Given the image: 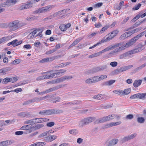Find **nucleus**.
<instances>
[{"instance_id":"2","label":"nucleus","mask_w":146,"mask_h":146,"mask_svg":"<svg viewBox=\"0 0 146 146\" xmlns=\"http://www.w3.org/2000/svg\"><path fill=\"white\" fill-rule=\"evenodd\" d=\"M24 25L20 23L18 20H14L10 22L8 24V27L10 32L15 31L19 28L23 26Z\"/></svg>"},{"instance_id":"3","label":"nucleus","mask_w":146,"mask_h":146,"mask_svg":"<svg viewBox=\"0 0 146 146\" xmlns=\"http://www.w3.org/2000/svg\"><path fill=\"white\" fill-rule=\"evenodd\" d=\"M52 8V5H48L38 9L33 12L34 14L38 13H45L51 10Z\"/></svg>"},{"instance_id":"52","label":"nucleus","mask_w":146,"mask_h":146,"mask_svg":"<svg viewBox=\"0 0 146 146\" xmlns=\"http://www.w3.org/2000/svg\"><path fill=\"white\" fill-rule=\"evenodd\" d=\"M118 63L117 62H112L110 63V65L112 67H115L117 65Z\"/></svg>"},{"instance_id":"14","label":"nucleus","mask_w":146,"mask_h":146,"mask_svg":"<svg viewBox=\"0 0 146 146\" xmlns=\"http://www.w3.org/2000/svg\"><path fill=\"white\" fill-rule=\"evenodd\" d=\"M33 6V3L31 2H27V3L24 5H22L20 7V9L21 10L29 9Z\"/></svg>"},{"instance_id":"31","label":"nucleus","mask_w":146,"mask_h":146,"mask_svg":"<svg viewBox=\"0 0 146 146\" xmlns=\"http://www.w3.org/2000/svg\"><path fill=\"white\" fill-rule=\"evenodd\" d=\"M38 18V17L35 16H31L26 18V19L28 21H32Z\"/></svg>"},{"instance_id":"6","label":"nucleus","mask_w":146,"mask_h":146,"mask_svg":"<svg viewBox=\"0 0 146 146\" xmlns=\"http://www.w3.org/2000/svg\"><path fill=\"white\" fill-rule=\"evenodd\" d=\"M121 43H120L116 44L113 46H109L102 50L100 52V53L102 54V53L106 52L110 50H112L116 48L119 47L121 46Z\"/></svg>"},{"instance_id":"40","label":"nucleus","mask_w":146,"mask_h":146,"mask_svg":"<svg viewBox=\"0 0 146 146\" xmlns=\"http://www.w3.org/2000/svg\"><path fill=\"white\" fill-rule=\"evenodd\" d=\"M146 96V94L145 93H138V98L143 99Z\"/></svg>"},{"instance_id":"18","label":"nucleus","mask_w":146,"mask_h":146,"mask_svg":"<svg viewBox=\"0 0 146 146\" xmlns=\"http://www.w3.org/2000/svg\"><path fill=\"white\" fill-rule=\"evenodd\" d=\"M113 36L112 37L110 35H109V34H108L107 36H106V37H104V39L100 41V42H101V44L102 43L106 42L107 41L111 40L113 39Z\"/></svg>"},{"instance_id":"30","label":"nucleus","mask_w":146,"mask_h":146,"mask_svg":"<svg viewBox=\"0 0 146 146\" xmlns=\"http://www.w3.org/2000/svg\"><path fill=\"white\" fill-rule=\"evenodd\" d=\"M10 36L3 37L0 39V44L5 42L8 41L10 39Z\"/></svg>"},{"instance_id":"39","label":"nucleus","mask_w":146,"mask_h":146,"mask_svg":"<svg viewBox=\"0 0 146 146\" xmlns=\"http://www.w3.org/2000/svg\"><path fill=\"white\" fill-rule=\"evenodd\" d=\"M26 124H30V125H33L35 123V119H32L25 121Z\"/></svg>"},{"instance_id":"57","label":"nucleus","mask_w":146,"mask_h":146,"mask_svg":"<svg viewBox=\"0 0 146 146\" xmlns=\"http://www.w3.org/2000/svg\"><path fill=\"white\" fill-rule=\"evenodd\" d=\"M103 3H97L96 4H95L94 5V8H98L101 7Z\"/></svg>"},{"instance_id":"63","label":"nucleus","mask_w":146,"mask_h":146,"mask_svg":"<svg viewBox=\"0 0 146 146\" xmlns=\"http://www.w3.org/2000/svg\"><path fill=\"white\" fill-rule=\"evenodd\" d=\"M133 118V115L132 114H129L126 116V118L127 119H131Z\"/></svg>"},{"instance_id":"54","label":"nucleus","mask_w":146,"mask_h":146,"mask_svg":"<svg viewBox=\"0 0 146 146\" xmlns=\"http://www.w3.org/2000/svg\"><path fill=\"white\" fill-rule=\"evenodd\" d=\"M10 82H11L12 83L14 82L17 81V78L15 77H13L11 78H9Z\"/></svg>"},{"instance_id":"20","label":"nucleus","mask_w":146,"mask_h":146,"mask_svg":"<svg viewBox=\"0 0 146 146\" xmlns=\"http://www.w3.org/2000/svg\"><path fill=\"white\" fill-rule=\"evenodd\" d=\"M95 77H93L89 78L85 81V82L87 84H92L96 82Z\"/></svg>"},{"instance_id":"21","label":"nucleus","mask_w":146,"mask_h":146,"mask_svg":"<svg viewBox=\"0 0 146 146\" xmlns=\"http://www.w3.org/2000/svg\"><path fill=\"white\" fill-rule=\"evenodd\" d=\"M35 123H36L47 121L49 120V119L47 118H36L35 119Z\"/></svg>"},{"instance_id":"44","label":"nucleus","mask_w":146,"mask_h":146,"mask_svg":"<svg viewBox=\"0 0 146 146\" xmlns=\"http://www.w3.org/2000/svg\"><path fill=\"white\" fill-rule=\"evenodd\" d=\"M59 28L60 30L62 31H64L66 30L65 26V24H62L60 25Z\"/></svg>"},{"instance_id":"55","label":"nucleus","mask_w":146,"mask_h":146,"mask_svg":"<svg viewBox=\"0 0 146 146\" xmlns=\"http://www.w3.org/2000/svg\"><path fill=\"white\" fill-rule=\"evenodd\" d=\"M9 82V78H6L3 79L2 82L3 84H7Z\"/></svg>"},{"instance_id":"27","label":"nucleus","mask_w":146,"mask_h":146,"mask_svg":"<svg viewBox=\"0 0 146 146\" xmlns=\"http://www.w3.org/2000/svg\"><path fill=\"white\" fill-rule=\"evenodd\" d=\"M142 82L141 80H135L133 83V86L134 87L136 88L140 86Z\"/></svg>"},{"instance_id":"33","label":"nucleus","mask_w":146,"mask_h":146,"mask_svg":"<svg viewBox=\"0 0 146 146\" xmlns=\"http://www.w3.org/2000/svg\"><path fill=\"white\" fill-rule=\"evenodd\" d=\"M87 122V124L93 121L95 119L94 117H90L85 119Z\"/></svg>"},{"instance_id":"13","label":"nucleus","mask_w":146,"mask_h":146,"mask_svg":"<svg viewBox=\"0 0 146 146\" xmlns=\"http://www.w3.org/2000/svg\"><path fill=\"white\" fill-rule=\"evenodd\" d=\"M144 49V47L143 46V45L141 44H139L137 45V47L133 49V50L135 54L142 51Z\"/></svg>"},{"instance_id":"29","label":"nucleus","mask_w":146,"mask_h":146,"mask_svg":"<svg viewBox=\"0 0 146 146\" xmlns=\"http://www.w3.org/2000/svg\"><path fill=\"white\" fill-rule=\"evenodd\" d=\"M44 125L43 124H38L37 125L32 127L33 129L36 130L43 127Z\"/></svg>"},{"instance_id":"10","label":"nucleus","mask_w":146,"mask_h":146,"mask_svg":"<svg viewBox=\"0 0 146 146\" xmlns=\"http://www.w3.org/2000/svg\"><path fill=\"white\" fill-rule=\"evenodd\" d=\"M136 135V134L134 133L124 137L122 139L121 141L123 143H124L131 139H133Z\"/></svg>"},{"instance_id":"35","label":"nucleus","mask_w":146,"mask_h":146,"mask_svg":"<svg viewBox=\"0 0 146 146\" xmlns=\"http://www.w3.org/2000/svg\"><path fill=\"white\" fill-rule=\"evenodd\" d=\"M87 124L85 119L82 120L80 122L79 126L82 127L84 125Z\"/></svg>"},{"instance_id":"19","label":"nucleus","mask_w":146,"mask_h":146,"mask_svg":"<svg viewBox=\"0 0 146 146\" xmlns=\"http://www.w3.org/2000/svg\"><path fill=\"white\" fill-rule=\"evenodd\" d=\"M132 35L131 31L126 32L124 33L120 37L121 39H125Z\"/></svg>"},{"instance_id":"5","label":"nucleus","mask_w":146,"mask_h":146,"mask_svg":"<svg viewBox=\"0 0 146 146\" xmlns=\"http://www.w3.org/2000/svg\"><path fill=\"white\" fill-rule=\"evenodd\" d=\"M43 29L42 28L36 29L34 31L30 33L28 36L27 37L29 38H34L37 36L36 33L37 32L41 31L42 32Z\"/></svg>"},{"instance_id":"9","label":"nucleus","mask_w":146,"mask_h":146,"mask_svg":"<svg viewBox=\"0 0 146 146\" xmlns=\"http://www.w3.org/2000/svg\"><path fill=\"white\" fill-rule=\"evenodd\" d=\"M60 86H55L53 87V88H50L47 90H46L44 91H42V92H41L40 93H39L38 94L39 95L41 94H47V93L53 92L54 91H55L56 90H57L59 88H60Z\"/></svg>"},{"instance_id":"59","label":"nucleus","mask_w":146,"mask_h":146,"mask_svg":"<svg viewBox=\"0 0 146 146\" xmlns=\"http://www.w3.org/2000/svg\"><path fill=\"white\" fill-rule=\"evenodd\" d=\"M141 29L140 28H136L135 29H134L133 30L131 31V33L132 34L136 33L138 32Z\"/></svg>"},{"instance_id":"42","label":"nucleus","mask_w":146,"mask_h":146,"mask_svg":"<svg viewBox=\"0 0 146 146\" xmlns=\"http://www.w3.org/2000/svg\"><path fill=\"white\" fill-rule=\"evenodd\" d=\"M131 92V89L130 88L125 89L124 91H123V95H126L129 94Z\"/></svg>"},{"instance_id":"62","label":"nucleus","mask_w":146,"mask_h":146,"mask_svg":"<svg viewBox=\"0 0 146 146\" xmlns=\"http://www.w3.org/2000/svg\"><path fill=\"white\" fill-rule=\"evenodd\" d=\"M34 102V101L32 100H29L26 101L25 103H24L23 104V105H25L29 104H30L32 102Z\"/></svg>"},{"instance_id":"60","label":"nucleus","mask_w":146,"mask_h":146,"mask_svg":"<svg viewBox=\"0 0 146 146\" xmlns=\"http://www.w3.org/2000/svg\"><path fill=\"white\" fill-rule=\"evenodd\" d=\"M140 17V14H139L137 15L136 17L133 18V19L131 20V21H135L136 20L139 19Z\"/></svg>"},{"instance_id":"16","label":"nucleus","mask_w":146,"mask_h":146,"mask_svg":"<svg viewBox=\"0 0 146 146\" xmlns=\"http://www.w3.org/2000/svg\"><path fill=\"white\" fill-rule=\"evenodd\" d=\"M121 122L120 121L116 122H112L106 124L105 126L106 128H109L119 125L121 124Z\"/></svg>"},{"instance_id":"8","label":"nucleus","mask_w":146,"mask_h":146,"mask_svg":"<svg viewBox=\"0 0 146 146\" xmlns=\"http://www.w3.org/2000/svg\"><path fill=\"white\" fill-rule=\"evenodd\" d=\"M135 54V53L133 49L121 54L119 56V58L121 59L128 57H130L131 55Z\"/></svg>"},{"instance_id":"51","label":"nucleus","mask_w":146,"mask_h":146,"mask_svg":"<svg viewBox=\"0 0 146 146\" xmlns=\"http://www.w3.org/2000/svg\"><path fill=\"white\" fill-rule=\"evenodd\" d=\"M23 134H25V132L24 131H18L15 132V135H22Z\"/></svg>"},{"instance_id":"41","label":"nucleus","mask_w":146,"mask_h":146,"mask_svg":"<svg viewBox=\"0 0 146 146\" xmlns=\"http://www.w3.org/2000/svg\"><path fill=\"white\" fill-rule=\"evenodd\" d=\"M145 21H146L145 19H144V20H143L142 21H140L138 22H136L134 24V25H133L134 27H137V26L140 25L142 23L145 22Z\"/></svg>"},{"instance_id":"26","label":"nucleus","mask_w":146,"mask_h":146,"mask_svg":"<svg viewBox=\"0 0 146 146\" xmlns=\"http://www.w3.org/2000/svg\"><path fill=\"white\" fill-rule=\"evenodd\" d=\"M12 45L14 47L16 46L21 44L22 43V41H18L17 39H15L11 41Z\"/></svg>"},{"instance_id":"7","label":"nucleus","mask_w":146,"mask_h":146,"mask_svg":"<svg viewBox=\"0 0 146 146\" xmlns=\"http://www.w3.org/2000/svg\"><path fill=\"white\" fill-rule=\"evenodd\" d=\"M21 130H24L25 134H28L31 133L32 131L33 127L31 125H25L22 126L21 128Z\"/></svg>"},{"instance_id":"36","label":"nucleus","mask_w":146,"mask_h":146,"mask_svg":"<svg viewBox=\"0 0 146 146\" xmlns=\"http://www.w3.org/2000/svg\"><path fill=\"white\" fill-rule=\"evenodd\" d=\"M119 31L118 30H115L113 31L110 33H109V35H110L112 37L113 36V38L118 33Z\"/></svg>"},{"instance_id":"61","label":"nucleus","mask_w":146,"mask_h":146,"mask_svg":"<svg viewBox=\"0 0 146 146\" xmlns=\"http://www.w3.org/2000/svg\"><path fill=\"white\" fill-rule=\"evenodd\" d=\"M54 125V123L53 122H50L46 124V125L48 127H52Z\"/></svg>"},{"instance_id":"32","label":"nucleus","mask_w":146,"mask_h":146,"mask_svg":"<svg viewBox=\"0 0 146 146\" xmlns=\"http://www.w3.org/2000/svg\"><path fill=\"white\" fill-rule=\"evenodd\" d=\"M137 122L140 123H142L144 122L145 119L143 117H138L137 119Z\"/></svg>"},{"instance_id":"50","label":"nucleus","mask_w":146,"mask_h":146,"mask_svg":"<svg viewBox=\"0 0 146 146\" xmlns=\"http://www.w3.org/2000/svg\"><path fill=\"white\" fill-rule=\"evenodd\" d=\"M28 112H22L18 114L19 116L22 117H25L27 114Z\"/></svg>"},{"instance_id":"56","label":"nucleus","mask_w":146,"mask_h":146,"mask_svg":"<svg viewBox=\"0 0 146 146\" xmlns=\"http://www.w3.org/2000/svg\"><path fill=\"white\" fill-rule=\"evenodd\" d=\"M78 131L76 129H72L69 131V133L72 134H76L77 133Z\"/></svg>"},{"instance_id":"49","label":"nucleus","mask_w":146,"mask_h":146,"mask_svg":"<svg viewBox=\"0 0 146 146\" xmlns=\"http://www.w3.org/2000/svg\"><path fill=\"white\" fill-rule=\"evenodd\" d=\"M7 145H8L7 140L0 142V146H5Z\"/></svg>"},{"instance_id":"38","label":"nucleus","mask_w":146,"mask_h":146,"mask_svg":"<svg viewBox=\"0 0 146 146\" xmlns=\"http://www.w3.org/2000/svg\"><path fill=\"white\" fill-rule=\"evenodd\" d=\"M115 81V80H111L108 81L105 83V85L106 86H111L114 83Z\"/></svg>"},{"instance_id":"64","label":"nucleus","mask_w":146,"mask_h":146,"mask_svg":"<svg viewBox=\"0 0 146 146\" xmlns=\"http://www.w3.org/2000/svg\"><path fill=\"white\" fill-rule=\"evenodd\" d=\"M129 17H127L125 19L123 20L121 22V24H123L126 23L129 20Z\"/></svg>"},{"instance_id":"4","label":"nucleus","mask_w":146,"mask_h":146,"mask_svg":"<svg viewBox=\"0 0 146 146\" xmlns=\"http://www.w3.org/2000/svg\"><path fill=\"white\" fill-rule=\"evenodd\" d=\"M115 117V115L114 114L109 115L107 116L97 119L95 121V123H103L106 121H108L113 119Z\"/></svg>"},{"instance_id":"46","label":"nucleus","mask_w":146,"mask_h":146,"mask_svg":"<svg viewBox=\"0 0 146 146\" xmlns=\"http://www.w3.org/2000/svg\"><path fill=\"white\" fill-rule=\"evenodd\" d=\"M109 26L108 25H106L103 27L100 31V33H102L106 30L108 29L109 28Z\"/></svg>"},{"instance_id":"45","label":"nucleus","mask_w":146,"mask_h":146,"mask_svg":"<svg viewBox=\"0 0 146 146\" xmlns=\"http://www.w3.org/2000/svg\"><path fill=\"white\" fill-rule=\"evenodd\" d=\"M83 38L82 37H80L79 38L76 39L75 40H74L73 42V44L74 45H76Z\"/></svg>"},{"instance_id":"23","label":"nucleus","mask_w":146,"mask_h":146,"mask_svg":"<svg viewBox=\"0 0 146 146\" xmlns=\"http://www.w3.org/2000/svg\"><path fill=\"white\" fill-rule=\"evenodd\" d=\"M96 78V82L100 81L101 80H103L107 78V76L105 75H101L100 76H95Z\"/></svg>"},{"instance_id":"24","label":"nucleus","mask_w":146,"mask_h":146,"mask_svg":"<svg viewBox=\"0 0 146 146\" xmlns=\"http://www.w3.org/2000/svg\"><path fill=\"white\" fill-rule=\"evenodd\" d=\"M10 1V0H7L6 2L0 4V7H4L6 6L9 7L12 4Z\"/></svg>"},{"instance_id":"37","label":"nucleus","mask_w":146,"mask_h":146,"mask_svg":"<svg viewBox=\"0 0 146 146\" xmlns=\"http://www.w3.org/2000/svg\"><path fill=\"white\" fill-rule=\"evenodd\" d=\"M20 62V59H17L11 62L10 63V65H14L15 64H18Z\"/></svg>"},{"instance_id":"48","label":"nucleus","mask_w":146,"mask_h":146,"mask_svg":"<svg viewBox=\"0 0 146 146\" xmlns=\"http://www.w3.org/2000/svg\"><path fill=\"white\" fill-rule=\"evenodd\" d=\"M64 81L63 77H61L60 78L56 79L55 81V83H58L60 82H63Z\"/></svg>"},{"instance_id":"34","label":"nucleus","mask_w":146,"mask_h":146,"mask_svg":"<svg viewBox=\"0 0 146 146\" xmlns=\"http://www.w3.org/2000/svg\"><path fill=\"white\" fill-rule=\"evenodd\" d=\"M118 141L117 139H113L110 141L109 143L112 145H113L116 144Z\"/></svg>"},{"instance_id":"1","label":"nucleus","mask_w":146,"mask_h":146,"mask_svg":"<svg viewBox=\"0 0 146 146\" xmlns=\"http://www.w3.org/2000/svg\"><path fill=\"white\" fill-rule=\"evenodd\" d=\"M146 33V31L141 32L134 38H131L129 42H127L125 44L115 49L113 51L110 52L109 53V54H113L120 52L122 50L125 49V48L132 45L136 42L137 40L138 39Z\"/></svg>"},{"instance_id":"53","label":"nucleus","mask_w":146,"mask_h":146,"mask_svg":"<svg viewBox=\"0 0 146 146\" xmlns=\"http://www.w3.org/2000/svg\"><path fill=\"white\" fill-rule=\"evenodd\" d=\"M55 51H56V50H55L54 49V48L50 50L46 51V52L45 54H46L49 55V54H51L54 53V52Z\"/></svg>"},{"instance_id":"25","label":"nucleus","mask_w":146,"mask_h":146,"mask_svg":"<svg viewBox=\"0 0 146 146\" xmlns=\"http://www.w3.org/2000/svg\"><path fill=\"white\" fill-rule=\"evenodd\" d=\"M133 66V65H130L121 67L120 68V72H121L123 71H125L127 70L130 69Z\"/></svg>"},{"instance_id":"15","label":"nucleus","mask_w":146,"mask_h":146,"mask_svg":"<svg viewBox=\"0 0 146 146\" xmlns=\"http://www.w3.org/2000/svg\"><path fill=\"white\" fill-rule=\"evenodd\" d=\"M107 67V66L106 65H103L94 68L93 69V71L94 72H97L102 71L106 69Z\"/></svg>"},{"instance_id":"17","label":"nucleus","mask_w":146,"mask_h":146,"mask_svg":"<svg viewBox=\"0 0 146 146\" xmlns=\"http://www.w3.org/2000/svg\"><path fill=\"white\" fill-rule=\"evenodd\" d=\"M55 59V57L54 56L51 57L46 58L40 60L39 62L40 63L48 62L52 61L54 60Z\"/></svg>"},{"instance_id":"11","label":"nucleus","mask_w":146,"mask_h":146,"mask_svg":"<svg viewBox=\"0 0 146 146\" xmlns=\"http://www.w3.org/2000/svg\"><path fill=\"white\" fill-rule=\"evenodd\" d=\"M62 111L59 110H48V115L61 113Z\"/></svg>"},{"instance_id":"47","label":"nucleus","mask_w":146,"mask_h":146,"mask_svg":"<svg viewBox=\"0 0 146 146\" xmlns=\"http://www.w3.org/2000/svg\"><path fill=\"white\" fill-rule=\"evenodd\" d=\"M141 6V4L139 3L137 5H135V6L133 8L132 10H138L140 7Z\"/></svg>"},{"instance_id":"22","label":"nucleus","mask_w":146,"mask_h":146,"mask_svg":"<svg viewBox=\"0 0 146 146\" xmlns=\"http://www.w3.org/2000/svg\"><path fill=\"white\" fill-rule=\"evenodd\" d=\"M93 98L98 100H104L106 99V97L104 95L100 94L95 96Z\"/></svg>"},{"instance_id":"28","label":"nucleus","mask_w":146,"mask_h":146,"mask_svg":"<svg viewBox=\"0 0 146 146\" xmlns=\"http://www.w3.org/2000/svg\"><path fill=\"white\" fill-rule=\"evenodd\" d=\"M66 71V70H61L59 71V72L56 73V76L57 77H59L63 75Z\"/></svg>"},{"instance_id":"58","label":"nucleus","mask_w":146,"mask_h":146,"mask_svg":"<svg viewBox=\"0 0 146 146\" xmlns=\"http://www.w3.org/2000/svg\"><path fill=\"white\" fill-rule=\"evenodd\" d=\"M57 138V136L55 135H52L48 136L49 139L51 141L56 139Z\"/></svg>"},{"instance_id":"43","label":"nucleus","mask_w":146,"mask_h":146,"mask_svg":"<svg viewBox=\"0 0 146 146\" xmlns=\"http://www.w3.org/2000/svg\"><path fill=\"white\" fill-rule=\"evenodd\" d=\"M113 92L115 94H117L118 95H123V91L120 90H113Z\"/></svg>"},{"instance_id":"12","label":"nucleus","mask_w":146,"mask_h":146,"mask_svg":"<svg viewBox=\"0 0 146 146\" xmlns=\"http://www.w3.org/2000/svg\"><path fill=\"white\" fill-rule=\"evenodd\" d=\"M67 10V9H65L58 12V13H59L58 14L59 17L58 19H60L65 18L66 16V14Z\"/></svg>"}]
</instances>
